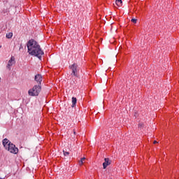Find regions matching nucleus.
<instances>
[{
	"instance_id": "nucleus-1",
	"label": "nucleus",
	"mask_w": 179,
	"mask_h": 179,
	"mask_svg": "<svg viewBox=\"0 0 179 179\" xmlns=\"http://www.w3.org/2000/svg\"><path fill=\"white\" fill-rule=\"evenodd\" d=\"M27 46L30 55H34L39 58V59H41V56L44 55V52L41 50L40 45H38L36 41L33 39L29 40L27 43Z\"/></svg>"
},
{
	"instance_id": "nucleus-2",
	"label": "nucleus",
	"mask_w": 179,
	"mask_h": 179,
	"mask_svg": "<svg viewBox=\"0 0 179 179\" xmlns=\"http://www.w3.org/2000/svg\"><path fill=\"white\" fill-rule=\"evenodd\" d=\"M2 143L6 150H8L10 153H13V155H17L19 149L16 148V145L12 143L8 138H4Z\"/></svg>"
},
{
	"instance_id": "nucleus-3",
	"label": "nucleus",
	"mask_w": 179,
	"mask_h": 179,
	"mask_svg": "<svg viewBox=\"0 0 179 179\" xmlns=\"http://www.w3.org/2000/svg\"><path fill=\"white\" fill-rule=\"evenodd\" d=\"M41 92V86L40 84L34 85L31 89H29L28 91L29 96H38Z\"/></svg>"
},
{
	"instance_id": "nucleus-4",
	"label": "nucleus",
	"mask_w": 179,
	"mask_h": 179,
	"mask_svg": "<svg viewBox=\"0 0 179 179\" xmlns=\"http://www.w3.org/2000/svg\"><path fill=\"white\" fill-rule=\"evenodd\" d=\"M70 69L72 70V75L74 76H78V74L76 73L78 72V65L76 64H72L70 66Z\"/></svg>"
},
{
	"instance_id": "nucleus-5",
	"label": "nucleus",
	"mask_w": 179,
	"mask_h": 179,
	"mask_svg": "<svg viewBox=\"0 0 179 179\" xmlns=\"http://www.w3.org/2000/svg\"><path fill=\"white\" fill-rule=\"evenodd\" d=\"M15 62H16L15 61V57L12 56L7 64V68L9 69V71H10L12 66L15 65Z\"/></svg>"
},
{
	"instance_id": "nucleus-6",
	"label": "nucleus",
	"mask_w": 179,
	"mask_h": 179,
	"mask_svg": "<svg viewBox=\"0 0 179 179\" xmlns=\"http://www.w3.org/2000/svg\"><path fill=\"white\" fill-rule=\"evenodd\" d=\"M35 80L38 83V85H40V83H41L43 81V76H41L40 74H37L35 76Z\"/></svg>"
},
{
	"instance_id": "nucleus-7",
	"label": "nucleus",
	"mask_w": 179,
	"mask_h": 179,
	"mask_svg": "<svg viewBox=\"0 0 179 179\" xmlns=\"http://www.w3.org/2000/svg\"><path fill=\"white\" fill-rule=\"evenodd\" d=\"M105 162L103 163V169H107L108 166H110L111 164V162H110V159L105 158Z\"/></svg>"
},
{
	"instance_id": "nucleus-8",
	"label": "nucleus",
	"mask_w": 179,
	"mask_h": 179,
	"mask_svg": "<svg viewBox=\"0 0 179 179\" xmlns=\"http://www.w3.org/2000/svg\"><path fill=\"white\" fill-rule=\"evenodd\" d=\"M78 100L76 99V98L75 97H72V105L71 107H75L76 106V103H77Z\"/></svg>"
},
{
	"instance_id": "nucleus-9",
	"label": "nucleus",
	"mask_w": 179,
	"mask_h": 179,
	"mask_svg": "<svg viewBox=\"0 0 179 179\" xmlns=\"http://www.w3.org/2000/svg\"><path fill=\"white\" fill-rule=\"evenodd\" d=\"M115 3L117 6H122V0H116Z\"/></svg>"
},
{
	"instance_id": "nucleus-10",
	"label": "nucleus",
	"mask_w": 179,
	"mask_h": 179,
	"mask_svg": "<svg viewBox=\"0 0 179 179\" xmlns=\"http://www.w3.org/2000/svg\"><path fill=\"white\" fill-rule=\"evenodd\" d=\"M85 160H86V158L83 157L78 162L79 166H83V163H85Z\"/></svg>"
},
{
	"instance_id": "nucleus-11",
	"label": "nucleus",
	"mask_w": 179,
	"mask_h": 179,
	"mask_svg": "<svg viewBox=\"0 0 179 179\" xmlns=\"http://www.w3.org/2000/svg\"><path fill=\"white\" fill-rule=\"evenodd\" d=\"M6 38H12V37H13V33L9 32L8 34H6Z\"/></svg>"
},
{
	"instance_id": "nucleus-12",
	"label": "nucleus",
	"mask_w": 179,
	"mask_h": 179,
	"mask_svg": "<svg viewBox=\"0 0 179 179\" xmlns=\"http://www.w3.org/2000/svg\"><path fill=\"white\" fill-rule=\"evenodd\" d=\"M64 156H69V152L63 151Z\"/></svg>"
},
{
	"instance_id": "nucleus-13",
	"label": "nucleus",
	"mask_w": 179,
	"mask_h": 179,
	"mask_svg": "<svg viewBox=\"0 0 179 179\" xmlns=\"http://www.w3.org/2000/svg\"><path fill=\"white\" fill-rule=\"evenodd\" d=\"M131 22H132L133 23H136V19L132 18V19H131Z\"/></svg>"
},
{
	"instance_id": "nucleus-14",
	"label": "nucleus",
	"mask_w": 179,
	"mask_h": 179,
	"mask_svg": "<svg viewBox=\"0 0 179 179\" xmlns=\"http://www.w3.org/2000/svg\"><path fill=\"white\" fill-rule=\"evenodd\" d=\"M156 143H157V141H154V145H156Z\"/></svg>"
},
{
	"instance_id": "nucleus-15",
	"label": "nucleus",
	"mask_w": 179,
	"mask_h": 179,
	"mask_svg": "<svg viewBox=\"0 0 179 179\" xmlns=\"http://www.w3.org/2000/svg\"><path fill=\"white\" fill-rule=\"evenodd\" d=\"M0 179H2L1 178H0Z\"/></svg>"
},
{
	"instance_id": "nucleus-16",
	"label": "nucleus",
	"mask_w": 179,
	"mask_h": 179,
	"mask_svg": "<svg viewBox=\"0 0 179 179\" xmlns=\"http://www.w3.org/2000/svg\"><path fill=\"white\" fill-rule=\"evenodd\" d=\"M0 80H1V78H0Z\"/></svg>"
}]
</instances>
